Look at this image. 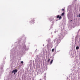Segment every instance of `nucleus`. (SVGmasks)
I'll return each mask as SVG.
<instances>
[{"mask_svg":"<svg viewBox=\"0 0 80 80\" xmlns=\"http://www.w3.org/2000/svg\"><path fill=\"white\" fill-rule=\"evenodd\" d=\"M31 20H32V22H33L34 21V19L33 18H32L31 19Z\"/></svg>","mask_w":80,"mask_h":80,"instance_id":"9","label":"nucleus"},{"mask_svg":"<svg viewBox=\"0 0 80 80\" xmlns=\"http://www.w3.org/2000/svg\"><path fill=\"white\" fill-rule=\"evenodd\" d=\"M57 18H59V19H61V18H62V16H60L58 15L57 16Z\"/></svg>","mask_w":80,"mask_h":80,"instance_id":"3","label":"nucleus"},{"mask_svg":"<svg viewBox=\"0 0 80 80\" xmlns=\"http://www.w3.org/2000/svg\"><path fill=\"white\" fill-rule=\"evenodd\" d=\"M55 50V49H52V52H54V50Z\"/></svg>","mask_w":80,"mask_h":80,"instance_id":"6","label":"nucleus"},{"mask_svg":"<svg viewBox=\"0 0 80 80\" xmlns=\"http://www.w3.org/2000/svg\"><path fill=\"white\" fill-rule=\"evenodd\" d=\"M52 62H53V60H52L50 62V65H51V64H52Z\"/></svg>","mask_w":80,"mask_h":80,"instance_id":"4","label":"nucleus"},{"mask_svg":"<svg viewBox=\"0 0 80 80\" xmlns=\"http://www.w3.org/2000/svg\"><path fill=\"white\" fill-rule=\"evenodd\" d=\"M79 17H80V14L79 15Z\"/></svg>","mask_w":80,"mask_h":80,"instance_id":"15","label":"nucleus"},{"mask_svg":"<svg viewBox=\"0 0 80 80\" xmlns=\"http://www.w3.org/2000/svg\"><path fill=\"white\" fill-rule=\"evenodd\" d=\"M54 40L55 41H56L58 43H60V40L58 38H56Z\"/></svg>","mask_w":80,"mask_h":80,"instance_id":"1","label":"nucleus"},{"mask_svg":"<svg viewBox=\"0 0 80 80\" xmlns=\"http://www.w3.org/2000/svg\"><path fill=\"white\" fill-rule=\"evenodd\" d=\"M76 50H78V49H79V47H78V46L76 47Z\"/></svg>","mask_w":80,"mask_h":80,"instance_id":"5","label":"nucleus"},{"mask_svg":"<svg viewBox=\"0 0 80 80\" xmlns=\"http://www.w3.org/2000/svg\"><path fill=\"white\" fill-rule=\"evenodd\" d=\"M50 60V58H48V62H49Z\"/></svg>","mask_w":80,"mask_h":80,"instance_id":"7","label":"nucleus"},{"mask_svg":"<svg viewBox=\"0 0 80 80\" xmlns=\"http://www.w3.org/2000/svg\"><path fill=\"white\" fill-rule=\"evenodd\" d=\"M21 63L23 64V62L22 61H21Z\"/></svg>","mask_w":80,"mask_h":80,"instance_id":"10","label":"nucleus"},{"mask_svg":"<svg viewBox=\"0 0 80 80\" xmlns=\"http://www.w3.org/2000/svg\"><path fill=\"white\" fill-rule=\"evenodd\" d=\"M72 20H71V22H72Z\"/></svg>","mask_w":80,"mask_h":80,"instance_id":"16","label":"nucleus"},{"mask_svg":"<svg viewBox=\"0 0 80 80\" xmlns=\"http://www.w3.org/2000/svg\"><path fill=\"white\" fill-rule=\"evenodd\" d=\"M24 48H26V46L24 45Z\"/></svg>","mask_w":80,"mask_h":80,"instance_id":"11","label":"nucleus"},{"mask_svg":"<svg viewBox=\"0 0 80 80\" xmlns=\"http://www.w3.org/2000/svg\"><path fill=\"white\" fill-rule=\"evenodd\" d=\"M18 71H17V69H15L13 70L12 71V73H13V72H17Z\"/></svg>","mask_w":80,"mask_h":80,"instance_id":"2","label":"nucleus"},{"mask_svg":"<svg viewBox=\"0 0 80 80\" xmlns=\"http://www.w3.org/2000/svg\"><path fill=\"white\" fill-rule=\"evenodd\" d=\"M15 73H16V72H13V73H14V75H15Z\"/></svg>","mask_w":80,"mask_h":80,"instance_id":"14","label":"nucleus"},{"mask_svg":"<svg viewBox=\"0 0 80 80\" xmlns=\"http://www.w3.org/2000/svg\"><path fill=\"white\" fill-rule=\"evenodd\" d=\"M62 11H64V9H62Z\"/></svg>","mask_w":80,"mask_h":80,"instance_id":"13","label":"nucleus"},{"mask_svg":"<svg viewBox=\"0 0 80 80\" xmlns=\"http://www.w3.org/2000/svg\"><path fill=\"white\" fill-rule=\"evenodd\" d=\"M64 12L62 13V14H61V16H63V15H64Z\"/></svg>","mask_w":80,"mask_h":80,"instance_id":"8","label":"nucleus"},{"mask_svg":"<svg viewBox=\"0 0 80 80\" xmlns=\"http://www.w3.org/2000/svg\"><path fill=\"white\" fill-rule=\"evenodd\" d=\"M48 51H49V50L50 51V49H49V48H48Z\"/></svg>","mask_w":80,"mask_h":80,"instance_id":"12","label":"nucleus"}]
</instances>
